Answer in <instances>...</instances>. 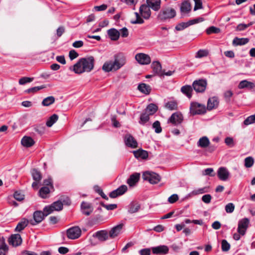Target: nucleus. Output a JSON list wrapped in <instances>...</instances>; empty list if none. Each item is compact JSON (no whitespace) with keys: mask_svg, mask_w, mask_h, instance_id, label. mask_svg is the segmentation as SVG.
Instances as JSON below:
<instances>
[{"mask_svg":"<svg viewBox=\"0 0 255 255\" xmlns=\"http://www.w3.org/2000/svg\"><path fill=\"white\" fill-rule=\"evenodd\" d=\"M204 20V18L202 17H198L195 19H191L188 21L189 26L198 23L200 22H202Z\"/></svg>","mask_w":255,"mask_h":255,"instance_id":"obj_62","label":"nucleus"},{"mask_svg":"<svg viewBox=\"0 0 255 255\" xmlns=\"http://www.w3.org/2000/svg\"><path fill=\"white\" fill-rule=\"evenodd\" d=\"M225 143L230 147H233L234 146L235 143L234 139L232 137H227L225 139Z\"/></svg>","mask_w":255,"mask_h":255,"instance_id":"obj_59","label":"nucleus"},{"mask_svg":"<svg viewBox=\"0 0 255 255\" xmlns=\"http://www.w3.org/2000/svg\"><path fill=\"white\" fill-rule=\"evenodd\" d=\"M191 6L188 1H183L180 6V11L182 13H187L191 10Z\"/></svg>","mask_w":255,"mask_h":255,"instance_id":"obj_30","label":"nucleus"},{"mask_svg":"<svg viewBox=\"0 0 255 255\" xmlns=\"http://www.w3.org/2000/svg\"><path fill=\"white\" fill-rule=\"evenodd\" d=\"M125 144L132 148H135L137 147V142L135 138L130 134H127L124 137Z\"/></svg>","mask_w":255,"mask_h":255,"instance_id":"obj_15","label":"nucleus"},{"mask_svg":"<svg viewBox=\"0 0 255 255\" xmlns=\"http://www.w3.org/2000/svg\"><path fill=\"white\" fill-rule=\"evenodd\" d=\"M29 224V221L26 219H23L20 222L18 223L16 228V232H20L23 230Z\"/></svg>","mask_w":255,"mask_h":255,"instance_id":"obj_28","label":"nucleus"},{"mask_svg":"<svg viewBox=\"0 0 255 255\" xmlns=\"http://www.w3.org/2000/svg\"><path fill=\"white\" fill-rule=\"evenodd\" d=\"M210 144V141L207 136H203L199 139L197 142L198 147L206 148Z\"/></svg>","mask_w":255,"mask_h":255,"instance_id":"obj_29","label":"nucleus"},{"mask_svg":"<svg viewBox=\"0 0 255 255\" xmlns=\"http://www.w3.org/2000/svg\"><path fill=\"white\" fill-rule=\"evenodd\" d=\"M21 143L24 147H29L34 144L35 141L32 137L28 136H24L21 139Z\"/></svg>","mask_w":255,"mask_h":255,"instance_id":"obj_25","label":"nucleus"},{"mask_svg":"<svg viewBox=\"0 0 255 255\" xmlns=\"http://www.w3.org/2000/svg\"><path fill=\"white\" fill-rule=\"evenodd\" d=\"M79 56L78 53L75 50H71L69 51V56L71 60L76 58Z\"/></svg>","mask_w":255,"mask_h":255,"instance_id":"obj_63","label":"nucleus"},{"mask_svg":"<svg viewBox=\"0 0 255 255\" xmlns=\"http://www.w3.org/2000/svg\"><path fill=\"white\" fill-rule=\"evenodd\" d=\"M235 209V206L232 203H230L226 205L225 206V210L227 213H231L233 212Z\"/></svg>","mask_w":255,"mask_h":255,"instance_id":"obj_57","label":"nucleus"},{"mask_svg":"<svg viewBox=\"0 0 255 255\" xmlns=\"http://www.w3.org/2000/svg\"><path fill=\"white\" fill-rule=\"evenodd\" d=\"M93 237L97 238L100 242H105L110 239L109 232L106 230L97 231L93 235Z\"/></svg>","mask_w":255,"mask_h":255,"instance_id":"obj_16","label":"nucleus"},{"mask_svg":"<svg viewBox=\"0 0 255 255\" xmlns=\"http://www.w3.org/2000/svg\"><path fill=\"white\" fill-rule=\"evenodd\" d=\"M151 251L154 255H164L168 254L169 248L167 246L161 245L151 248Z\"/></svg>","mask_w":255,"mask_h":255,"instance_id":"obj_13","label":"nucleus"},{"mask_svg":"<svg viewBox=\"0 0 255 255\" xmlns=\"http://www.w3.org/2000/svg\"><path fill=\"white\" fill-rule=\"evenodd\" d=\"M123 226V224H120L113 227L109 232L110 238L114 239L119 236L122 232Z\"/></svg>","mask_w":255,"mask_h":255,"instance_id":"obj_12","label":"nucleus"},{"mask_svg":"<svg viewBox=\"0 0 255 255\" xmlns=\"http://www.w3.org/2000/svg\"><path fill=\"white\" fill-rule=\"evenodd\" d=\"M219 104V101L217 97H213L210 98L207 102V109L211 111L213 109H216Z\"/></svg>","mask_w":255,"mask_h":255,"instance_id":"obj_19","label":"nucleus"},{"mask_svg":"<svg viewBox=\"0 0 255 255\" xmlns=\"http://www.w3.org/2000/svg\"><path fill=\"white\" fill-rule=\"evenodd\" d=\"M135 58L137 62L141 65H148L151 62L150 56L142 53L136 54Z\"/></svg>","mask_w":255,"mask_h":255,"instance_id":"obj_11","label":"nucleus"},{"mask_svg":"<svg viewBox=\"0 0 255 255\" xmlns=\"http://www.w3.org/2000/svg\"><path fill=\"white\" fill-rule=\"evenodd\" d=\"M46 215L45 212L41 211H36L33 213V219L29 220V224L32 226L36 225L41 222L44 219Z\"/></svg>","mask_w":255,"mask_h":255,"instance_id":"obj_6","label":"nucleus"},{"mask_svg":"<svg viewBox=\"0 0 255 255\" xmlns=\"http://www.w3.org/2000/svg\"><path fill=\"white\" fill-rule=\"evenodd\" d=\"M58 119V116L56 114H53L47 121L46 125L48 127H51L56 122Z\"/></svg>","mask_w":255,"mask_h":255,"instance_id":"obj_42","label":"nucleus"},{"mask_svg":"<svg viewBox=\"0 0 255 255\" xmlns=\"http://www.w3.org/2000/svg\"><path fill=\"white\" fill-rule=\"evenodd\" d=\"M95 58L90 56L80 59L73 66V70L76 74H82L84 72H90L94 68Z\"/></svg>","mask_w":255,"mask_h":255,"instance_id":"obj_2","label":"nucleus"},{"mask_svg":"<svg viewBox=\"0 0 255 255\" xmlns=\"http://www.w3.org/2000/svg\"><path fill=\"white\" fill-rule=\"evenodd\" d=\"M142 178L144 180L148 181L151 184H157L161 179L160 176L154 173L146 171L143 173Z\"/></svg>","mask_w":255,"mask_h":255,"instance_id":"obj_5","label":"nucleus"},{"mask_svg":"<svg viewBox=\"0 0 255 255\" xmlns=\"http://www.w3.org/2000/svg\"><path fill=\"white\" fill-rule=\"evenodd\" d=\"M254 163V160L253 157H248L245 158V166L247 168H250L251 167Z\"/></svg>","mask_w":255,"mask_h":255,"instance_id":"obj_49","label":"nucleus"},{"mask_svg":"<svg viewBox=\"0 0 255 255\" xmlns=\"http://www.w3.org/2000/svg\"><path fill=\"white\" fill-rule=\"evenodd\" d=\"M147 5L152 10L158 11L161 7V0H146Z\"/></svg>","mask_w":255,"mask_h":255,"instance_id":"obj_21","label":"nucleus"},{"mask_svg":"<svg viewBox=\"0 0 255 255\" xmlns=\"http://www.w3.org/2000/svg\"><path fill=\"white\" fill-rule=\"evenodd\" d=\"M195 2V6L194 10L196 11L197 9L202 8V2L201 0H193Z\"/></svg>","mask_w":255,"mask_h":255,"instance_id":"obj_60","label":"nucleus"},{"mask_svg":"<svg viewBox=\"0 0 255 255\" xmlns=\"http://www.w3.org/2000/svg\"><path fill=\"white\" fill-rule=\"evenodd\" d=\"M33 80V78L23 77L19 80L18 83L19 85H24L26 83L32 82Z\"/></svg>","mask_w":255,"mask_h":255,"instance_id":"obj_54","label":"nucleus"},{"mask_svg":"<svg viewBox=\"0 0 255 255\" xmlns=\"http://www.w3.org/2000/svg\"><path fill=\"white\" fill-rule=\"evenodd\" d=\"M24 195L21 194L20 192L18 191H16L14 194V198L19 201H22L24 199Z\"/></svg>","mask_w":255,"mask_h":255,"instance_id":"obj_61","label":"nucleus"},{"mask_svg":"<svg viewBox=\"0 0 255 255\" xmlns=\"http://www.w3.org/2000/svg\"><path fill=\"white\" fill-rule=\"evenodd\" d=\"M151 67L153 71L155 74L160 76L162 74V67L158 61H153L151 64Z\"/></svg>","mask_w":255,"mask_h":255,"instance_id":"obj_27","label":"nucleus"},{"mask_svg":"<svg viewBox=\"0 0 255 255\" xmlns=\"http://www.w3.org/2000/svg\"><path fill=\"white\" fill-rule=\"evenodd\" d=\"M157 106L154 104H150L146 109V113L150 115H152L155 113L157 110Z\"/></svg>","mask_w":255,"mask_h":255,"instance_id":"obj_39","label":"nucleus"},{"mask_svg":"<svg viewBox=\"0 0 255 255\" xmlns=\"http://www.w3.org/2000/svg\"><path fill=\"white\" fill-rule=\"evenodd\" d=\"M211 199L212 197L210 194L204 195L202 197V201L206 204L210 203L211 202Z\"/></svg>","mask_w":255,"mask_h":255,"instance_id":"obj_64","label":"nucleus"},{"mask_svg":"<svg viewBox=\"0 0 255 255\" xmlns=\"http://www.w3.org/2000/svg\"><path fill=\"white\" fill-rule=\"evenodd\" d=\"M140 208L139 204L135 202H132L128 206V211L130 213L137 212Z\"/></svg>","mask_w":255,"mask_h":255,"instance_id":"obj_35","label":"nucleus"},{"mask_svg":"<svg viewBox=\"0 0 255 255\" xmlns=\"http://www.w3.org/2000/svg\"><path fill=\"white\" fill-rule=\"evenodd\" d=\"M183 120V117L182 114L180 112H175L171 116L168 122L174 125H177L181 124Z\"/></svg>","mask_w":255,"mask_h":255,"instance_id":"obj_14","label":"nucleus"},{"mask_svg":"<svg viewBox=\"0 0 255 255\" xmlns=\"http://www.w3.org/2000/svg\"><path fill=\"white\" fill-rule=\"evenodd\" d=\"M250 221L248 218H245L239 221L238 227V232L242 236H244L249 227Z\"/></svg>","mask_w":255,"mask_h":255,"instance_id":"obj_10","label":"nucleus"},{"mask_svg":"<svg viewBox=\"0 0 255 255\" xmlns=\"http://www.w3.org/2000/svg\"><path fill=\"white\" fill-rule=\"evenodd\" d=\"M151 248H144L139 251L138 253L140 255H150Z\"/></svg>","mask_w":255,"mask_h":255,"instance_id":"obj_58","label":"nucleus"},{"mask_svg":"<svg viewBox=\"0 0 255 255\" xmlns=\"http://www.w3.org/2000/svg\"><path fill=\"white\" fill-rule=\"evenodd\" d=\"M255 87V84L247 80H243L241 81L238 85V88L240 89L245 88H249L250 89L253 88Z\"/></svg>","mask_w":255,"mask_h":255,"instance_id":"obj_36","label":"nucleus"},{"mask_svg":"<svg viewBox=\"0 0 255 255\" xmlns=\"http://www.w3.org/2000/svg\"><path fill=\"white\" fill-rule=\"evenodd\" d=\"M108 34L112 40H117L120 35V32L115 28H111L108 30Z\"/></svg>","mask_w":255,"mask_h":255,"instance_id":"obj_26","label":"nucleus"},{"mask_svg":"<svg viewBox=\"0 0 255 255\" xmlns=\"http://www.w3.org/2000/svg\"><path fill=\"white\" fill-rule=\"evenodd\" d=\"M220 29L215 26H210L206 30V32L208 34L212 33H218L220 32Z\"/></svg>","mask_w":255,"mask_h":255,"instance_id":"obj_50","label":"nucleus"},{"mask_svg":"<svg viewBox=\"0 0 255 255\" xmlns=\"http://www.w3.org/2000/svg\"><path fill=\"white\" fill-rule=\"evenodd\" d=\"M8 250V248L7 245L3 241H1L0 245V255H5Z\"/></svg>","mask_w":255,"mask_h":255,"instance_id":"obj_44","label":"nucleus"},{"mask_svg":"<svg viewBox=\"0 0 255 255\" xmlns=\"http://www.w3.org/2000/svg\"><path fill=\"white\" fill-rule=\"evenodd\" d=\"M149 115H150L146 112L142 114L140 117V121L139 122V124L144 125L149 120Z\"/></svg>","mask_w":255,"mask_h":255,"instance_id":"obj_45","label":"nucleus"},{"mask_svg":"<svg viewBox=\"0 0 255 255\" xmlns=\"http://www.w3.org/2000/svg\"><path fill=\"white\" fill-rule=\"evenodd\" d=\"M209 54V51L206 49H200L196 53L195 57L197 58H201L204 57H206Z\"/></svg>","mask_w":255,"mask_h":255,"instance_id":"obj_43","label":"nucleus"},{"mask_svg":"<svg viewBox=\"0 0 255 255\" xmlns=\"http://www.w3.org/2000/svg\"><path fill=\"white\" fill-rule=\"evenodd\" d=\"M164 107L170 111L176 110L178 108V104L175 101H170L165 103Z\"/></svg>","mask_w":255,"mask_h":255,"instance_id":"obj_34","label":"nucleus"},{"mask_svg":"<svg viewBox=\"0 0 255 255\" xmlns=\"http://www.w3.org/2000/svg\"><path fill=\"white\" fill-rule=\"evenodd\" d=\"M222 250L224 252L228 251L230 249V244L226 240H223L221 243Z\"/></svg>","mask_w":255,"mask_h":255,"instance_id":"obj_52","label":"nucleus"},{"mask_svg":"<svg viewBox=\"0 0 255 255\" xmlns=\"http://www.w3.org/2000/svg\"><path fill=\"white\" fill-rule=\"evenodd\" d=\"M136 19L134 20L131 21L132 24H142L144 22V20L141 18L139 14L137 12H135Z\"/></svg>","mask_w":255,"mask_h":255,"instance_id":"obj_55","label":"nucleus"},{"mask_svg":"<svg viewBox=\"0 0 255 255\" xmlns=\"http://www.w3.org/2000/svg\"><path fill=\"white\" fill-rule=\"evenodd\" d=\"M49 193L50 189L48 187L46 186L42 187L39 191V195L42 198H47Z\"/></svg>","mask_w":255,"mask_h":255,"instance_id":"obj_40","label":"nucleus"},{"mask_svg":"<svg viewBox=\"0 0 255 255\" xmlns=\"http://www.w3.org/2000/svg\"><path fill=\"white\" fill-rule=\"evenodd\" d=\"M255 123V114L248 117L244 121V124L245 126L254 124Z\"/></svg>","mask_w":255,"mask_h":255,"instance_id":"obj_47","label":"nucleus"},{"mask_svg":"<svg viewBox=\"0 0 255 255\" xmlns=\"http://www.w3.org/2000/svg\"><path fill=\"white\" fill-rule=\"evenodd\" d=\"M176 14V11L173 8L169 6L163 7L158 13L157 18L161 21H164L174 17Z\"/></svg>","mask_w":255,"mask_h":255,"instance_id":"obj_3","label":"nucleus"},{"mask_svg":"<svg viewBox=\"0 0 255 255\" xmlns=\"http://www.w3.org/2000/svg\"><path fill=\"white\" fill-rule=\"evenodd\" d=\"M45 88H46L45 85H41L40 86L34 87H32V88L27 89L25 91V92L27 93H35L41 89Z\"/></svg>","mask_w":255,"mask_h":255,"instance_id":"obj_46","label":"nucleus"},{"mask_svg":"<svg viewBox=\"0 0 255 255\" xmlns=\"http://www.w3.org/2000/svg\"><path fill=\"white\" fill-rule=\"evenodd\" d=\"M132 152L137 159H146L148 156V152L142 149L133 151Z\"/></svg>","mask_w":255,"mask_h":255,"instance_id":"obj_23","label":"nucleus"},{"mask_svg":"<svg viewBox=\"0 0 255 255\" xmlns=\"http://www.w3.org/2000/svg\"><path fill=\"white\" fill-rule=\"evenodd\" d=\"M35 130L40 134H42L45 132V127L43 124L36 125L34 128Z\"/></svg>","mask_w":255,"mask_h":255,"instance_id":"obj_48","label":"nucleus"},{"mask_svg":"<svg viewBox=\"0 0 255 255\" xmlns=\"http://www.w3.org/2000/svg\"><path fill=\"white\" fill-rule=\"evenodd\" d=\"M207 82L206 80L199 79L193 82L192 87L194 90L197 93H203L206 90Z\"/></svg>","mask_w":255,"mask_h":255,"instance_id":"obj_8","label":"nucleus"},{"mask_svg":"<svg viewBox=\"0 0 255 255\" xmlns=\"http://www.w3.org/2000/svg\"><path fill=\"white\" fill-rule=\"evenodd\" d=\"M127 186L125 185H121L118 189L113 191L110 194V197L115 198L119 196L122 195L127 191Z\"/></svg>","mask_w":255,"mask_h":255,"instance_id":"obj_18","label":"nucleus"},{"mask_svg":"<svg viewBox=\"0 0 255 255\" xmlns=\"http://www.w3.org/2000/svg\"><path fill=\"white\" fill-rule=\"evenodd\" d=\"M63 203L60 201H57L53 203L51 205L44 208V212H46V215H48L54 211H59L63 209Z\"/></svg>","mask_w":255,"mask_h":255,"instance_id":"obj_7","label":"nucleus"},{"mask_svg":"<svg viewBox=\"0 0 255 255\" xmlns=\"http://www.w3.org/2000/svg\"><path fill=\"white\" fill-rule=\"evenodd\" d=\"M217 174L219 178L222 181L227 180L230 174L227 168L224 167H220L218 170Z\"/></svg>","mask_w":255,"mask_h":255,"instance_id":"obj_17","label":"nucleus"},{"mask_svg":"<svg viewBox=\"0 0 255 255\" xmlns=\"http://www.w3.org/2000/svg\"><path fill=\"white\" fill-rule=\"evenodd\" d=\"M81 208L82 213L86 216L90 215L93 212V208L88 203L83 202Z\"/></svg>","mask_w":255,"mask_h":255,"instance_id":"obj_24","label":"nucleus"},{"mask_svg":"<svg viewBox=\"0 0 255 255\" xmlns=\"http://www.w3.org/2000/svg\"><path fill=\"white\" fill-rule=\"evenodd\" d=\"M152 128L155 129V132L156 133H160L162 131L160 123L158 121H156L153 123L152 125Z\"/></svg>","mask_w":255,"mask_h":255,"instance_id":"obj_51","label":"nucleus"},{"mask_svg":"<svg viewBox=\"0 0 255 255\" xmlns=\"http://www.w3.org/2000/svg\"><path fill=\"white\" fill-rule=\"evenodd\" d=\"M253 24L252 22H251L248 24H243L241 23L237 25L236 30L238 31H242L244 30H245L246 28H247L248 27L250 26Z\"/></svg>","mask_w":255,"mask_h":255,"instance_id":"obj_56","label":"nucleus"},{"mask_svg":"<svg viewBox=\"0 0 255 255\" xmlns=\"http://www.w3.org/2000/svg\"><path fill=\"white\" fill-rule=\"evenodd\" d=\"M181 92L185 94L188 98L192 97V88L190 85H185L181 87Z\"/></svg>","mask_w":255,"mask_h":255,"instance_id":"obj_31","label":"nucleus"},{"mask_svg":"<svg viewBox=\"0 0 255 255\" xmlns=\"http://www.w3.org/2000/svg\"><path fill=\"white\" fill-rule=\"evenodd\" d=\"M81 235V230L78 226L71 227L67 230V236L70 239H78Z\"/></svg>","mask_w":255,"mask_h":255,"instance_id":"obj_9","label":"nucleus"},{"mask_svg":"<svg viewBox=\"0 0 255 255\" xmlns=\"http://www.w3.org/2000/svg\"><path fill=\"white\" fill-rule=\"evenodd\" d=\"M188 26H189L188 21L187 22H181L178 24L176 26L175 29L178 31H181L187 28Z\"/></svg>","mask_w":255,"mask_h":255,"instance_id":"obj_53","label":"nucleus"},{"mask_svg":"<svg viewBox=\"0 0 255 255\" xmlns=\"http://www.w3.org/2000/svg\"><path fill=\"white\" fill-rule=\"evenodd\" d=\"M206 112V107L197 102L191 103L190 112L192 115H201L205 113Z\"/></svg>","mask_w":255,"mask_h":255,"instance_id":"obj_4","label":"nucleus"},{"mask_svg":"<svg viewBox=\"0 0 255 255\" xmlns=\"http://www.w3.org/2000/svg\"><path fill=\"white\" fill-rule=\"evenodd\" d=\"M22 239L19 234H14L11 236L9 239V243L14 247L21 245Z\"/></svg>","mask_w":255,"mask_h":255,"instance_id":"obj_22","label":"nucleus"},{"mask_svg":"<svg viewBox=\"0 0 255 255\" xmlns=\"http://www.w3.org/2000/svg\"><path fill=\"white\" fill-rule=\"evenodd\" d=\"M249 41V39L248 38L235 37L233 41V44L235 45H243L248 43Z\"/></svg>","mask_w":255,"mask_h":255,"instance_id":"obj_33","label":"nucleus"},{"mask_svg":"<svg viewBox=\"0 0 255 255\" xmlns=\"http://www.w3.org/2000/svg\"><path fill=\"white\" fill-rule=\"evenodd\" d=\"M55 102V98L53 96H49L44 99L42 102V105L44 106H49Z\"/></svg>","mask_w":255,"mask_h":255,"instance_id":"obj_41","label":"nucleus"},{"mask_svg":"<svg viewBox=\"0 0 255 255\" xmlns=\"http://www.w3.org/2000/svg\"><path fill=\"white\" fill-rule=\"evenodd\" d=\"M139 12L141 16L146 19H148L151 15L150 8L147 5L145 4H142L140 6Z\"/></svg>","mask_w":255,"mask_h":255,"instance_id":"obj_20","label":"nucleus"},{"mask_svg":"<svg viewBox=\"0 0 255 255\" xmlns=\"http://www.w3.org/2000/svg\"><path fill=\"white\" fill-rule=\"evenodd\" d=\"M33 179L36 181H40L42 179V175L39 171L33 169L31 171Z\"/></svg>","mask_w":255,"mask_h":255,"instance_id":"obj_38","label":"nucleus"},{"mask_svg":"<svg viewBox=\"0 0 255 255\" xmlns=\"http://www.w3.org/2000/svg\"><path fill=\"white\" fill-rule=\"evenodd\" d=\"M138 89L145 94H149L151 90L150 87L144 83L139 84Z\"/></svg>","mask_w":255,"mask_h":255,"instance_id":"obj_37","label":"nucleus"},{"mask_svg":"<svg viewBox=\"0 0 255 255\" xmlns=\"http://www.w3.org/2000/svg\"><path fill=\"white\" fill-rule=\"evenodd\" d=\"M139 178V174L138 173H134L131 175L129 178L127 180V183L129 186L133 185L135 183H136Z\"/></svg>","mask_w":255,"mask_h":255,"instance_id":"obj_32","label":"nucleus"},{"mask_svg":"<svg viewBox=\"0 0 255 255\" xmlns=\"http://www.w3.org/2000/svg\"><path fill=\"white\" fill-rule=\"evenodd\" d=\"M126 63L125 56L122 53H118L114 55V60L105 62L102 70L105 72H115L124 66Z\"/></svg>","mask_w":255,"mask_h":255,"instance_id":"obj_1","label":"nucleus"}]
</instances>
